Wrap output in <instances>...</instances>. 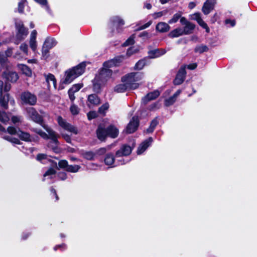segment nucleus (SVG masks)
Instances as JSON below:
<instances>
[{"mask_svg":"<svg viewBox=\"0 0 257 257\" xmlns=\"http://www.w3.org/2000/svg\"><path fill=\"white\" fill-rule=\"evenodd\" d=\"M59 178L62 180H64L66 179V174L65 173H60L58 175Z\"/></svg>","mask_w":257,"mask_h":257,"instance_id":"obj_60","label":"nucleus"},{"mask_svg":"<svg viewBox=\"0 0 257 257\" xmlns=\"http://www.w3.org/2000/svg\"><path fill=\"white\" fill-rule=\"evenodd\" d=\"M3 82L0 80V104L4 108L7 109L9 94H7L6 96L3 97Z\"/></svg>","mask_w":257,"mask_h":257,"instance_id":"obj_14","label":"nucleus"},{"mask_svg":"<svg viewBox=\"0 0 257 257\" xmlns=\"http://www.w3.org/2000/svg\"><path fill=\"white\" fill-rule=\"evenodd\" d=\"M184 34L183 31L181 29H176L172 31L170 34L169 36L171 38L179 37Z\"/></svg>","mask_w":257,"mask_h":257,"instance_id":"obj_30","label":"nucleus"},{"mask_svg":"<svg viewBox=\"0 0 257 257\" xmlns=\"http://www.w3.org/2000/svg\"><path fill=\"white\" fill-rule=\"evenodd\" d=\"M123 58L122 57H117L113 59L110 60L108 61L105 62L103 63V67L109 69L114 66H117L119 65L122 61Z\"/></svg>","mask_w":257,"mask_h":257,"instance_id":"obj_13","label":"nucleus"},{"mask_svg":"<svg viewBox=\"0 0 257 257\" xmlns=\"http://www.w3.org/2000/svg\"><path fill=\"white\" fill-rule=\"evenodd\" d=\"M130 90V88L127 87V85L125 83H123L122 84H119L115 86V87L114 88V91L117 92V93H122L124 92V91Z\"/></svg>","mask_w":257,"mask_h":257,"instance_id":"obj_25","label":"nucleus"},{"mask_svg":"<svg viewBox=\"0 0 257 257\" xmlns=\"http://www.w3.org/2000/svg\"><path fill=\"white\" fill-rule=\"evenodd\" d=\"M104 83H102L101 81L100 80H96V77H95L94 80V83H93V89L94 90L95 92H98L101 88V86L102 84Z\"/></svg>","mask_w":257,"mask_h":257,"instance_id":"obj_37","label":"nucleus"},{"mask_svg":"<svg viewBox=\"0 0 257 257\" xmlns=\"http://www.w3.org/2000/svg\"><path fill=\"white\" fill-rule=\"evenodd\" d=\"M199 24L200 26H201L203 28L205 29L206 30L207 32H209V28L207 25V24L202 20V19H199V21L197 22Z\"/></svg>","mask_w":257,"mask_h":257,"instance_id":"obj_52","label":"nucleus"},{"mask_svg":"<svg viewBox=\"0 0 257 257\" xmlns=\"http://www.w3.org/2000/svg\"><path fill=\"white\" fill-rule=\"evenodd\" d=\"M57 121L59 124L65 130L75 135L78 133V130L76 127L66 122L61 116L58 117Z\"/></svg>","mask_w":257,"mask_h":257,"instance_id":"obj_7","label":"nucleus"},{"mask_svg":"<svg viewBox=\"0 0 257 257\" xmlns=\"http://www.w3.org/2000/svg\"><path fill=\"white\" fill-rule=\"evenodd\" d=\"M46 79L47 82L48 83V85L49 87H51V86H53L55 88L56 87V81L55 78V77L52 74H49L47 75L46 77Z\"/></svg>","mask_w":257,"mask_h":257,"instance_id":"obj_26","label":"nucleus"},{"mask_svg":"<svg viewBox=\"0 0 257 257\" xmlns=\"http://www.w3.org/2000/svg\"><path fill=\"white\" fill-rule=\"evenodd\" d=\"M153 142V139L150 137L148 139L143 142L138 147L137 153L138 155L142 154L151 144Z\"/></svg>","mask_w":257,"mask_h":257,"instance_id":"obj_18","label":"nucleus"},{"mask_svg":"<svg viewBox=\"0 0 257 257\" xmlns=\"http://www.w3.org/2000/svg\"><path fill=\"white\" fill-rule=\"evenodd\" d=\"M2 138L5 140L14 144H19L20 143V141L18 139L7 135H4L2 136Z\"/></svg>","mask_w":257,"mask_h":257,"instance_id":"obj_36","label":"nucleus"},{"mask_svg":"<svg viewBox=\"0 0 257 257\" xmlns=\"http://www.w3.org/2000/svg\"><path fill=\"white\" fill-rule=\"evenodd\" d=\"M12 53V51L11 49L8 50V51L5 53H0V63L2 64L5 63L7 60V57L10 56Z\"/></svg>","mask_w":257,"mask_h":257,"instance_id":"obj_28","label":"nucleus"},{"mask_svg":"<svg viewBox=\"0 0 257 257\" xmlns=\"http://www.w3.org/2000/svg\"><path fill=\"white\" fill-rule=\"evenodd\" d=\"M180 22L181 23V24L182 25H184L185 26H186L187 24H188L189 22H188L186 19L184 18V17H182L180 19Z\"/></svg>","mask_w":257,"mask_h":257,"instance_id":"obj_64","label":"nucleus"},{"mask_svg":"<svg viewBox=\"0 0 257 257\" xmlns=\"http://www.w3.org/2000/svg\"><path fill=\"white\" fill-rule=\"evenodd\" d=\"M143 78V75L141 73L132 72L126 74L121 78V81L125 83L128 88L136 89L138 88L140 83H139Z\"/></svg>","mask_w":257,"mask_h":257,"instance_id":"obj_3","label":"nucleus"},{"mask_svg":"<svg viewBox=\"0 0 257 257\" xmlns=\"http://www.w3.org/2000/svg\"><path fill=\"white\" fill-rule=\"evenodd\" d=\"M94 154L92 152H85L82 153V156L86 159L91 160L93 159Z\"/></svg>","mask_w":257,"mask_h":257,"instance_id":"obj_41","label":"nucleus"},{"mask_svg":"<svg viewBox=\"0 0 257 257\" xmlns=\"http://www.w3.org/2000/svg\"><path fill=\"white\" fill-rule=\"evenodd\" d=\"M16 26L18 30L17 38L20 41H22L27 36L28 34V30L24 27L22 22L16 23Z\"/></svg>","mask_w":257,"mask_h":257,"instance_id":"obj_8","label":"nucleus"},{"mask_svg":"<svg viewBox=\"0 0 257 257\" xmlns=\"http://www.w3.org/2000/svg\"><path fill=\"white\" fill-rule=\"evenodd\" d=\"M37 31L36 30H33L30 35V46L32 50L35 52L37 49V44L36 42V37H37Z\"/></svg>","mask_w":257,"mask_h":257,"instance_id":"obj_21","label":"nucleus"},{"mask_svg":"<svg viewBox=\"0 0 257 257\" xmlns=\"http://www.w3.org/2000/svg\"><path fill=\"white\" fill-rule=\"evenodd\" d=\"M57 44V42L54 38H47L43 46L42 53L43 55L46 54L49 50L55 46Z\"/></svg>","mask_w":257,"mask_h":257,"instance_id":"obj_10","label":"nucleus"},{"mask_svg":"<svg viewBox=\"0 0 257 257\" xmlns=\"http://www.w3.org/2000/svg\"><path fill=\"white\" fill-rule=\"evenodd\" d=\"M197 67V64L196 63L191 64L187 66V68L189 69L193 70L195 69Z\"/></svg>","mask_w":257,"mask_h":257,"instance_id":"obj_61","label":"nucleus"},{"mask_svg":"<svg viewBox=\"0 0 257 257\" xmlns=\"http://www.w3.org/2000/svg\"><path fill=\"white\" fill-rule=\"evenodd\" d=\"M146 63V60L145 59H142L140 61H139L135 65V69H138V70H141L145 66Z\"/></svg>","mask_w":257,"mask_h":257,"instance_id":"obj_40","label":"nucleus"},{"mask_svg":"<svg viewBox=\"0 0 257 257\" xmlns=\"http://www.w3.org/2000/svg\"><path fill=\"white\" fill-rule=\"evenodd\" d=\"M58 166L61 168H67L69 166L68 162L66 160H61L58 163Z\"/></svg>","mask_w":257,"mask_h":257,"instance_id":"obj_50","label":"nucleus"},{"mask_svg":"<svg viewBox=\"0 0 257 257\" xmlns=\"http://www.w3.org/2000/svg\"><path fill=\"white\" fill-rule=\"evenodd\" d=\"M68 94H69V98L70 99V100L72 101H73L74 100L75 98V97L74 94V93L72 91H70V90H69L68 91Z\"/></svg>","mask_w":257,"mask_h":257,"instance_id":"obj_58","label":"nucleus"},{"mask_svg":"<svg viewBox=\"0 0 257 257\" xmlns=\"http://www.w3.org/2000/svg\"><path fill=\"white\" fill-rule=\"evenodd\" d=\"M79 165H69L66 168V171L72 173H76L80 169Z\"/></svg>","mask_w":257,"mask_h":257,"instance_id":"obj_39","label":"nucleus"},{"mask_svg":"<svg viewBox=\"0 0 257 257\" xmlns=\"http://www.w3.org/2000/svg\"><path fill=\"white\" fill-rule=\"evenodd\" d=\"M70 111L73 115H76L79 112V108L74 104H72L70 107Z\"/></svg>","mask_w":257,"mask_h":257,"instance_id":"obj_46","label":"nucleus"},{"mask_svg":"<svg viewBox=\"0 0 257 257\" xmlns=\"http://www.w3.org/2000/svg\"><path fill=\"white\" fill-rule=\"evenodd\" d=\"M18 136L22 140L25 141L31 142L32 140L29 134L22 132L20 130H19Z\"/></svg>","mask_w":257,"mask_h":257,"instance_id":"obj_27","label":"nucleus"},{"mask_svg":"<svg viewBox=\"0 0 257 257\" xmlns=\"http://www.w3.org/2000/svg\"><path fill=\"white\" fill-rule=\"evenodd\" d=\"M20 49L25 55H28V46L26 43H22L20 46Z\"/></svg>","mask_w":257,"mask_h":257,"instance_id":"obj_43","label":"nucleus"},{"mask_svg":"<svg viewBox=\"0 0 257 257\" xmlns=\"http://www.w3.org/2000/svg\"><path fill=\"white\" fill-rule=\"evenodd\" d=\"M140 37L144 39H148L151 37V36L147 32L145 31L140 34Z\"/></svg>","mask_w":257,"mask_h":257,"instance_id":"obj_53","label":"nucleus"},{"mask_svg":"<svg viewBox=\"0 0 257 257\" xmlns=\"http://www.w3.org/2000/svg\"><path fill=\"white\" fill-rule=\"evenodd\" d=\"M3 77L7 81L15 82L18 79V74L15 72L6 71L3 74Z\"/></svg>","mask_w":257,"mask_h":257,"instance_id":"obj_12","label":"nucleus"},{"mask_svg":"<svg viewBox=\"0 0 257 257\" xmlns=\"http://www.w3.org/2000/svg\"><path fill=\"white\" fill-rule=\"evenodd\" d=\"M87 116L89 119H91L96 116V114L95 112H90L87 114Z\"/></svg>","mask_w":257,"mask_h":257,"instance_id":"obj_56","label":"nucleus"},{"mask_svg":"<svg viewBox=\"0 0 257 257\" xmlns=\"http://www.w3.org/2000/svg\"><path fill=\"white\" fill-rule=\"evenodd\" d=\"M7 131L8 133L11 135H16L17 134L18 135L19 131H17L16 128L13 126H9L8 127Z\"/></svg>","mask_w":257,"mask_h":257,"instance_id":"obj_47","label":"nucleus"},{"mask_svg":"<svg viewBox=\"0 0 257 257\" xmlns=\"http://www.w3.org/2000/svg\"><path fill=\"white\" fill-rule=\"evenodd\" d=\"M26 2V0H21L20 2L19 3L18 5V11L19 13H22L24 11V4Z\"/></svg>","mask_w":257,"mask_h":257,"instance_id":"obj_48","label":"nucleus"},{"mask_svg":"<svg viewBox=\"0 0 257 257\" xmlns=\"http://www.w3.org/2000/svg\"><path fill=\"white\" fill-rule=\"evenodd\" d=\"M20 68L23 73L27 76H30L32 74L31 70L26 65L21 64L19 66Z\"/></svg>","mask_w":257,"mask_h":257,"instance_id":"obj_34","label":"nucleus"},{"mask_svg":"<svg viewBox=\"0 0 257 257\" xmlns=\"http://www.w3.org/2000/svg\"><path fill=\"white\" fill-rule=\"evenodd\" d=\"M139 125V120L137 116H134L126 127V132L128 134L134 133L136 131Z\"/></svg>","mask_w":257,"mask_h":257,"instance_id":"obj_11","label":"nucleus"},{"mask_svg":"<svg viewBox=\"0 0 257 257\" xmlns=\"http://www.w3.org/2000/svg\"><path fill=\"white\" fill-rule=\"evenodd\" d=\"M195 27L194 25L191 23H189L186 26H185L184 30H183L184 34H189L191 33V31L194 29Z\"/></svg>","mask_w":257,"mask_h":257,"instance_id":"obj_33","label":"nucleus"},{"mask_svg":"<svg viewBox=\"0 0 257 257\" xmlns=\"http://www.w3.org/2000/svg\"><path fill=\"white\" fill-rule=\"evenodd\" d=\"M159 95L160 92L158 90L149 93L142 98V102L144 104H147L149 101L157 98Z\"/></svg>","mask_w":257,"mask_h":257,"instance_id":"obj_17","label":"nucleus"},{"mask_svg":"<svg viewBox=\"0 0 257 257\" xmlns=\"http://www.w3.org/2000/svg\"><path fill=\"white\" fill-rule=\"evenodd\" d=\"M158 124V121L157 119L156 118L153 119L151 123L150 127L147 130V133H152Z\"/></svg>","mask_w":257,"mask_h":257,"instance_id":"obj_38","label":"nucleus"},{"mask_svg":"<svg viewBox=\"0 0 257 257\" xmlns=\"http://www.w3.org/2000/svg\"><path fill=\"white\" fill-rule=\"evenodd\" d=\"M104 163L107 165L110 166V167H113L118 164L112 166V165L114 163V157L112 154L109 153L107 154L104 159Z\"/></svg>","mask_w":257,"mask_h":257,"instance_id":"obj_23","label":"nucleus"},{"mask_svg":"<svg viewBox=\"0 0 257 257\" xmlns=\"http://www.w3.org/2000/svg\"><path fill=\"white\" fill-rule=\"evenodd\" d=\"M100 103V99L96 95L91 94L88 96L87 105L89 107L97 105Z\"/></svg>","mask_w":257,"mask_h":257,"instance_id":"obj_20","label":"nucleus"},{"mask_svg":"<svg viewBox=\"0 0 257 257\" xmlns=\"http://www.w3.org/2000/svg\"><path fill=\"white\" fill-rule=\"evenodd\" d=\"M55 174L56 171L53 168H50L44 174V179L43 180L44 181L47 177H48L49 179L53 178V177L55 176Z\"/></svg>","mask_w":257,"mask_h":257,"instance_id":"obj_29","label":"nucleus"},{"mask_svg":"<svg viewBox=\"0 0 257 257\" xmlns=\"http://www.w3.org/2000/svg\"><path fill=\"white\" fill-rule=\"evenodd\" d=\"M27 116L30 119L35 122L41 124L43 128L48 132L51 138V142L48 144V147L52 148L55 152H58V148L56 146H53V144L56 146L58 143V137L59 136L53 131L51 128L43 123L42 117L38 113L36 110L32 107H29L26 109Z\"/></svg>","mask_w":257,"mask_h":257,"instance_id":"obj_1","label":"nucleus"},{"mask_svg":"<svg viewBox=\"0 0 257 257\" xmlns=\"http://www.w3.org/2000/svg\"><path fill=\"white\" fill-rule=\"evenodd\" d=\"M105 152H106V149L104 148H100L99 150H98L97 151V153L99 155H103Z\"/></svg>","mask_w":257,"mask_h":257,"instance_id":"obj_59","label":"nucleus"},{"mask_svg":"<svg viewBox=\"0 0 257 257\" xmlns=\"http://www.w3.org/2000/svg\"><path fill=\"white\" fill-rule=\"evenodd\" d=\"M109 107V104L108 103H105L103 105H102L99 108V112L100 113H104V112L108 109Z\"/></svg>","mask_w":257,"mask_h":257,"instance_id":"obj_51","label":"nucleus"},{"mask_svg":"<svg viewBox=\"0 0 257 257\" xmlns=\"http://www.w3.org/2000/svg\"><path fill=\"white\" fill-rule=\"evenodd\" d=\"M21 98L24 103L31 105H35L37 102V97L28 91L23 92L21 94Z\"/></svg>","mask_w":257,"mask_h":257,"instance_id":"obj_5","label":"nucleus"},{"mask_svg":"<svg viewBox=\"0 0 257 257\" xmlns=\"http://www.w3.org/2000/svg\"><path fill=\"white\" fill-rule=\"evenodd\" d=\"M193 19L196 20L197 22L199 21V19H201L199 13H195L193 15Z\"/></svg>","mask_w":257,"mask_h":257,"instance_id":"obj_63","label":"nucleus"},{"mask_svg":"<svg viewBox=\"0 0 257 257\" xmlns=\"http://www.w3.org/2000/svg\"><path fill=\"white\" fill-rule=\"evenodd\" d=\"M82 87L81 84H76L72 86V87L69 89V90L75 93L78 91Z\"/></svg>","mask_w":257,"mask_h":257,"instance_id":"obj_45","label":"nucleus"},{"mask_svg":"<svg viewBox=\"0 0 257 257\" xmlns=\"http://www.w3.org/2000/svg\"><path fill=\"white\" fill-rule=\"evenodd\" d=\"M166 52V51L165 49H156L151 50L148 52L149 57L152 59L157 58L165 54Z\"/></svg>","mask_w":257,"mask_h":257,"instance_id":"obj_19","label":"nucleus"},{"mask_svg":"<svg viewBox=\"0 0 257 257\" xmlns=\"http://www.w3.org/2000/svg\"><path fill=\"white\" fill-rule=\"evenodd\" d=\"M118 134V130L113 125H110L106 129L102 125H99L97 130V137L101 141L104 140L107 136L111 138H115L117 136Z\"/></svg>","mask_w":257,"mask_h":257,"instance_id":"obj_4","label":"nucleus"},{"mask_svg":"<svg viewBox=\"0 0 257 257\" xmlns=\"http://www.w3.org/2000/svg\"><path fill=\"white\" fill-rule=\"evenodd\" d=\"M208 50V47L205 45H201L196 47L195 51L196 52L202 53L204 52L207 51Z\"/></svg>","mask_w":257,"mask_h":257,"instance_id":"obj_42","label":"nucleus"},{"mask_svg":"<svg viewBox=\"0 0 257 257\" xmlns=\"http://www.w3.org/2000/svg\"><path fill=\"white\" fill-rule=\"evenodd\" d=\"M132 151V148L130 146L124 145L116 152L115 156L116 157L128 156L131 153Z\"/></svg>","mask_w":257,"mask_h":257,"instance_id":"obj_15","label":"nucleus"},{"mask_svg":"<svg viewBox=\"0 0 257 257\" xmlns=\"http://www.w3.org/2000/svg\"><path fill=\"white\" fill-rule=\"evenodd\" d=\"M61 136L67 143L71 142V138H70V136H69L67 134H63V133L61 134Z\"/></svg>","mask_w":257,"mask_h":257,"instance_id":"obj_54","label":"nucleus"},{"mask_svg":"<svg viewBox=\"0 0 257 257\" xmlns=\"http://www.w3.org/2000/svg\"><path fill=\"white\" fill-rule=\"evenodd\" d=\"M21 117L20 116H14L12 117V121L14 123L20 122Z\"/></svg>","mask_w":257,"mask_h":257,"instance_id":"obj_57","label":"nucleus"},{"mask_svg":"<svg viewBox=\"0 0 257 257\" xmlns=\"http://www.w3.org/2000/svg\"><path fill=\"white\" fill-rule=\"evenodd\" d=\"M33 131L37 133V134L39 135L42 138H43L44 139H48L49 138L51 139L50 138V136L49 135H47L45 132H43L39 128H33Z\"/></svg>","mask_w":257,"mask_h":257,"instance_id":"obj_32","label":"nucleus"},{"mask_svg":"<svg viewBox=\"0 0 257 257\" xmlns=\"http://www.w3.org/2000/svg\"><path fill=\"white\" fill-rule=\"evenodd\" d=\"M11 85L10 84L6 83L5 87H4V90L5 91H8L11 89Z\"/></svg>","mask_w":257,"mask_h":257,"instance_id":"obj_62","label":"nucleus"},{"mask_svg":"<svg viewBox=\"0 0 257 257\" xmlns=\"http://www.w3.org/2000/svg\"><path fill=\"white\" fill-rule=\"evenodd\" d=\"M215 3L216 0H207L202 9L203 13L205 15H208L214 9Z\"/></svg>","mask_w":257,"mask_h":257,"instance_id":"obj_16","label":"nucleus"},{"mask_svg":"<svg viewBox=\"0 0 257 257\" xmlns=\"http://www.w3.org/2000/svg\"><path fill=\"white\" fill-rule=\"evenodd\" d=\"M135 35H132L123 44L124 46L132 45L134 43Z\"/></svg>","mask_w":257,"mask_h":257,"instance_id":"obj_44","label":"nucleus"},{"mask_svg":"<svg viewBox=\"0 0 257 257\" xmlns=\"http://www.w3.org/2000/svg\"><path fill=\"white\" fill-rule=\"evenodd\" d=\"M156 29L160 32H166L169 30L170 26L166 23L160 22L157 24Z\"/></svg>","mask_w":257,"mask_h":257,"instance_id":"obj_24","label":"nucleus"},{"mask_svg":"<svg viewBox=\"0 0 257 257\" xmlns=\"http://www.w3.org/2000/svg\"><path fill=\"white\" fill-rule=\"evenodd\" d=\"M113 25L115 27L121 26L124 24L123 20L120 19L118 17H114L111 20Z\"/></svg>","mask_w":257,"mask_h":257,"instance_id":"obj_31","label":"nucleus"},{"mask_svg":"<svg viewBox=\"0 0 257 257\" xmlns=\"http://www.w3.org/2000/svg\"><path fill=\"white\" fill-rule=\"evenodd\" d=\"M166 13H167L166 11H162V12H160L155 13L154 14V18H159V17H161L162 16H163L164 15L166 14Z\"/></svg>","mask_w":257,"mask_h":257,"instance_id":"obj_55","label":"nucleus"},{"mask_svg":"<svg viewBox=\"0 0 257 257\" xmlns=\"http://www.w3.org/2000/svg\"><path fill=\"white\" fill-rule=\"evenodd\" d=\"M185 69V66H183L180 68L178 73L177 74L175 79L174 80V84L180 85L183 82L186 74Z\"/></svg>","mask_w":257,"mask_h":257,"instance_id":"obj_9","label":"nucleus"},{"mask_svg":"<svg viewBox=\"0 0 257 257\" xmlns=\"http://www.w3.org/2000/svg\"><path fill=\"white\" fill-rule=\"evenodd\" d=\"M86 65L81 63L65 72V78L63 83L66 84L71 83L73 80L81 75L84 72Z\"/></svg>","mask_w":257,"mask_h":257,"instance_id":"obj_2","label":"nucleus"},{"mask_svg":"<svg viewBox=\"0 0 257 257\" xmlns=\"http://www.w3.org/2000/svg\"><path fill=\"white\" fill-rule=\"evenodd\" d=\"M181 15L179 14H176L173 16V18L169 21V23L170 24L176 23L178 21Z\"/></svg>","mask_w":257,"mask_h":257,"instance_id":"obj_49","label":"nucleus"},{"mask_svg":"<svg viewBox=\"0 0 257 257\" xmlns=\"http://www.w3.org/2000/svg\"><path fill=\"white\" fill-rule=\"evenodd\" d=\"M181 92L180 90H178L172 96L166 99L165 101V105L167 106L172 105L176 101L177 97L180 95Z\"/></svg>","mask_w":257,"mask_h":257,"instance_id":"obj_22","label":"nucleus"},{"mask_svg":"<svg viewBox=\"0 0 257 257\" xmlns=\"http://www.w3.org/2000/svg\"><path fill=\"white\" fill-rule=\"evenodd\" d=\"M112 71L106 68H102L99 74L97 75L96 80H100L102 83H105L112 75Z\"/></svg>","mask_w":257,"mask_h":257,"instance_id":"obj_6","label":"nucleus"},{"mask_svg":"<svg viewBox=\"0 0 257 257\" xmlns=\"http://www.w3.org/2000/svg\"><path fill=\"white\" fill-rule=\"evenodd\" d=\"M9 120L10 117L8 114L4 111H0V121L4 123H7Z\"/></svg>","mask_w":257,"mask_h":257,"instance_id":"obj_35","label":"nucleus"}]
</instances>
